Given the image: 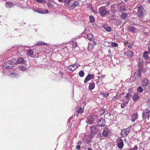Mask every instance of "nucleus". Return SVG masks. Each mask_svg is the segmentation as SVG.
<instances>
[{
	"label": "nucleus",
	"instance_id": "nucleus-5",
	"mask_svg": "<svg viewBox=\"0 0 150 150\" xmlns=\"http://www.w3.org/2000/svg\"><path fill=\"white\" fill-rule=\"evenodd\" d=\"M99 12L102 16H104L105 15H108L109 14V12L108 11L101 7L99 9Z\"/></svg>",
	"mask_w": 150,
	"mask_h": 150
},
{
	"label": "nucleus",
	"instance_id": "nucleus-53",
	"mask_svg": "<svg viewBox=\"0 0 150 150\" xmlns=\"http://www.w3.org/2000/svg\"><path fill=\"white\" fill-rule=\"evenodd\" d=\"M37 1L39 2H41L43 1V0H37Z\"/></svg>",
	"mask_w": 150,
	"mask_h": 150
},
{
	"label": "nucleus",
	"instance_id": "nucleus-1",
	"mask_svg": "<svg viewBox=\"0 0 150 150\" xmlns=\"http://www.w3.org/2000/svg\"><path fill=\"white\" fill-rule=\"evenodd\" d=\"M14 64L11 60H8L2 66V68L4 69H9L13 67Z\"/></svg>",
	"mask_w": 150,
	"mask_h": 150
},
{
	"label": "nucleus",
	"instance_id": "nucleus-28",
	"mask_svg": "<svg viewBox=\"0 0 150 150\" xmlns=\"http://www.w3.org/2000/svg\"><path fill=\"white\" fill-rule=\"evenodd\" d=\"M128 16V14L125 12L123 13L121 15V17L122 18H126Z\"/></svg>",
	"mask_w": 150,
	"mask_h": 150
},
{
	"label": "nucleus",
	"instance_id": "nucleus-43",
	"mask_svg": "<svg viewBox=\"0 0 150 150\" xmlns=\"http://www.w3.org/2000/svg\"><path fill=\"white\" fill-rule=\"evenodd\" d=\"M69 6H70V8L72 9L76 7L74 4H70Z\"/></svg>",
	"mask_w": 150,
	"mask_h": 150
},
{
	"label": "nucleus",
	"instance_id": "nucleus-22",
	"mask_svg": "<svg viewBox=\"0 0 150 150\" xmlns=\"http://www.w3.org/2000/svg\"><path fill=\"white\" fill-rule=\"evenodd\" d=\"M87 38L91 41L94 42V38L91 34H89L87 35Z\"/></svg>",
	"mask_w": 150,
	"mask_h": 150
},
{
	"label": "nucleus",
	"instance_id": "nucleus-20",
	"mask_svg": "<svg viewBox=\"0 0 150 150\" xmlns=\"http://www.w3.org/2000/svg\"><path fill=\"white\" fill-rule=\"evenodd\" d=\"M125 54L127 56L129 57H132L133 56V54L132 52L131 51H128L126 52Z\"/></svg>",
	"mask_w": 150,
	"mask_h": 150
},
{
	"label": "nucleus",
	"instance_id": "nucleus-52",
	"mask_svg": "<svg viewBox=\"0 0 150 150\" xmlns=\"http://www.w3.org/2000/svg\"><path fill=\"white\" fill-rule=\"evenodd\" d=\"M128 47L129 49H131L132 48V46L131 45H129L128 46Z\"/></svg>",
	"mask_w": 150,
	"mask_h": 150
},
{
	"label": "nucleus",
	"instance_id": "nucleus-60",
	"mask_svg": "<svg viewBox=\"0 0 150 150\" xmlns=\"http://www.w3.org/2000/svg\"><path fill=\"white\" fill-rule=\"evenodd\" d=\"M108 52H109V53H110V52H111V51H110V50H108Z\"/></svg>",
	"mask_w": 150,
	"mask_h": 150
},
{
	"label": "nucleus",
	"instance_id": "nucleus-36",
	"mask_svg": "<svg viewBox=\"0 0 150 150\" xmlns=\"http://www.w3.org/2000/svg\"><path fill=\"white\" fill-rule=\"evenodd\" d=\"M117 44L115 42H112L111 43V46L112 47H117L118 46Z\"/></svg>",
	"mask_w": 150,
	"mask_h": 150
},
{
	"label": "nucleus",
	"instance_id": "nucleus-33",
	"mask_svg": "<svg viewBox=\"0 0 150 150\" xmlns=\"http://www.w3.org/2000/svg\"><path fill=\"white\" fill-rule=\"evenodd\" d=\"M132 94L130 93H127L126 95L125 96V97L126 99L129 100L130 98L132 96Z\"/></svg>",
	"mask_w": 150,
	"mask_h": 150
},
{
	"label": "nucleus",
	"instance_id": "nucleus-34",
	"mask_svg": "<svg viewBox=\"0 0 150 150\" xmlns=\"http://www.w3.org/2000/svg\"><path fill=\"white\" fill-rule=\"evenodd\" d=\"M76 111L78 113H81L83 112V110L81 107H78L76 109Z\"/></svg>",
	"mask_w": 150,
	"mask_h": 150
},
{
	"label": "nucleus",
	"instance_id": "nucleus-47",
	"mask_svg": "<svg viewBox=\"0 0 150 150\" xmlns=\"http://www.w3.org/2000/svg\"><path fill=\"white\" fill-rule=\"evenodd\" d=\"M80 148L81 146L80 145H78L76 146V148L77 149H79Z\"/></svg>",
	"mask_w": 150,
	"mask_h": 150
},
{
	"label": "nucleus",
	"instance_id": "nucleus-14",
	"mask_svg": "<svg viewBox=\"0 0 150 150\" xmlns=\"http://www.w3.org/2000/svg\"><path fill=\"white\" fill-rule=\"evenodd\" d=\"M98 126L99 127H103L105 126V120L102 118L100 119L98 122Z\"/></svg>",
	"mask_w": 150,
	"mask_h": 150
},
{
	"label": "nucleus",
	"instance_id": "nucleus-3",
	"mask_svg": "<svg viewBox=\"0 0 150 150\" xmlns=\"http://www.w3.org/2000/svg\"><path fill=\"white\" fill-rule=\"evenodd\" d=\"M97 119V116L96 115L93 116L89 115L87 117L86 122L88 123L92 124Z\"/></svg>",
	"mask_w": 150,
	"mask_h": 150
},
{
	"label": "nucleus",
	"instance_id": "nucleus-25",
	"mask_svg": "<svg viewBox=\"0 0 150 150\" xmlns=\"http://www.w3.org/2000/svg\"><path fill=\"white\" fill-rule=\"evenodd\" d=\"M95 87V83L92 82L90 83L88 87V89L90 90H92L94 89Z\"/></svg>",
	"mask_w": 150,
	"mask_h": 150
},
{
	"label": "nucleus",
	"instance_id": "nucleus-27",
	"mask_svg": "<svg viewBox=\"0 0 150 150\" xmlns=\"http://www.w3.org/2000/svg\"><path fill=\"white\" fill-rule=\"evenodd\" d=\"M121 96V95L120 94H117V95L114 97L112 99V100H115L116 99H119L120 98Z\"/></svg>",
	"mask_w": 150,
	"mask_h": 150
},
{
	"label": "nucleus",
	"instance_id": "nucleus-21",
	"mask_svg": "<svg viewBox=\"0 0 150 150\" xmlns=\"http://www.w3.org/2000/svg\"><path fill=\"white\" fill-rule=\"evenodd\" d=\"M5 5L6 8H10L13 7V4L11 2H6L5 4Z\"/></svg>",
	"mask_w": 150,
	"mask_h": 150
},
{
	"label": "nucleus",
	"instance_id": "nucleus-63",
	"mask_svg": "<svg viewBox=\"0 0 150 150\" xmlns=\"http://www.w3.org/2000/svg\"><path fill=\"white\" fill-rule=\"evenodd\" d=\"M149 53L150 54V51H149Z\"/></svg>",
	"mask_w": 150,
	"mask_h": 150
},
{
	"label": "nucleus",
	"instance_id": "nucleus-7",
	"mask_svg": "<svg viewBox=\"0 0 150 150\" xmlns=\"http://www.w3.org/2000/svg\"><path fill=\"white\" fill-rule=\"evenodd\" d=\"M149 117H150V110H148V109H146L142 113V118L144 119H145L146 118H148Z\"/></svg>",
	"mask_w": 150,
	"mask_h": 150
},
{
	"label": "nucleus",
	"instance_id": "nucleus-30",
	"mask_svg": "<svg viewBox=\"0 0 150 150\" xmlns=\"http://www.w3.org/2000/svg\"><path fill=\"white\" fill-rule=\"evenodd\" d=\"M126 10L124 6H121L119 10V11L121 13L123 11H125Z\"/></svg>",
	"mask_w": 150,
	"mask_h": 150
},
{
	"label": "nucleus",
	"instance_id": "nucleus-57",
	"mask_svg": "<svg viewBox=\"0 0 150 150\" xmlns=\"http://www.w3.org/2000/svg\"><path fill=\"white\" fill-rule=\"evenodd\" d=\"M58 0L59 1V2H62V0Z\"/></svg>",
	"mask_w": 150,
	"mask_h": 150
},
{
	"label": "nucleus",
	"instance_id": "nucleus-29",
	"mask_svg": "<svg viewBox=\"0 0 150 150\" xmlns=\"http://www.w3.org/2000/svg\"><path fill=\"white\" fill-rule=\"evenodd\" d=\"M24 59L23 58H19L17 61V63L19 64H21L24 62Z\"/></svg>",
	"mask_w": 150,
	"mask_h": 150
},
{
	"label": "nucleus",
	"instance_id": "nucleus-40",
	"mask_svg": "<svg viewBox=\"0 0 150 150\" xmlns=\"http://www.w3.org/2000/svg\"><path fill=\"white\" fill-rule=\"evenodd\" d=\"M102 134L104 136L106 137L108 135V133L107 131L105 130L103 131Z\"/></svg>",
	"mask_w": 150,
	"mask_h": 150
},
{
	"label": "nucleus",
	"instance_id": "nucleus-61",
	"mask_svg": "<svg viewBox=\"0 0 150 150\" xmlns=\"http://www.w3.org/2000/svg\"><path fill=\"white\" fill-rule=\"evenodd\" d=\"M149 3L150 4V0H148Z\"/></svg>",
	"mask_w": 150,
	"mask_h": 150
},
{
	"label": "nucleus",
	"instance_id": "nucleus-44",
	"mask_svg": "<svg viewBox=\"0 0 150 150\" xmlns=\"http://www.w3.org/2000/svg\"><path fill=\"white\" fill-rule=\"evenodd\" d=\"M137 149L138 147L137 146H134L133 148H131L132 150H137Z\"/></svg>",
	"mask_w": 150,
	"mask_h": 150
},
{
	"label": "nucleus",
	"instance_id": "nucleus-62",
	"mask_svg": "<svg viewBox=\"0 0 150 150\" xmlns=\"http://www.w3.org/2000/svg\"><path fill=\"white\" fill-rule=\"evenodd\" d=\"M91 10H92V9H93V8L92 7V8H91Z\"/></svg>",
	"mask_w": 150,
	"mask_h": 150
},
{
	"label": "nucleus",
	"instance_id": "nucleus-6",
	"mask_svg": "<svg viewBox=\"0 0 150 150\" xmlns=\"http://www.w3.org/2000/svg\"><path fill=\"white\" fill-rule=\"evenodd\" d=\"M130 129V128L128 127L125 129H123L122 130L121 132V134L123 137H125L129 133Z\"/></svg>",
	"mask_w": 150,
	"mask_h": 150
},
{
	"label": "nucleus",
	"instance_id": "nucleus-56",
	"mask_svg": "<svg viewBox=\"0 0 150 150\" xmlns=\"http://www.w3.org/2000/svg\"><path fill=\"white\" fill-rule=\"evenodd\" d=\"M94 42V45H96V42H94V41L93 42Z\"/></svg>",
	"mask_w": 150,
	"mask_h": 150
},
{
	"label": "nucleus",
	"instance_id": "nucleus-42",
	"mask_svg": "<svg viewBox=\"0 0 150 150\" xmlns=\"http://www.w3.org/2000/svg\"><path fill=\"white\" fill-rule=\"evenodd\" d=\"M73 47L74 48H75L77 47L78 45L76 42H73L72 44Z\"/></svg>",
	"mask_w": 150,
	"mask_h": 150
},
{
	"label": "nucleus",
	"instance_id": "nucleus-54",
	"mask_svg": "<svg viewBox=\"0 0 150 150\" xmlns=\"http://www.w3.org/2000/svg\"><path fill=\"white\" fill-rule=\"evenodd\" d=\"M121 107L122 108H124V105H121Z\"/></svg>",
	"mask_w": 150,
	"mask_h": 150
},
{
	"label": "nucleus",
	"instance_id": "nucleus-23",
	"mask_svg": "<svg viewBox=\"0 0 150 150\" xmlns=\"http://www.w3.org/2000/svg\"><path fill=\"white\" fill-rule=\"evenodd\" d=\"M46 44L43 42L42 41H40L38 42H36L35 43V45H38V46H41L42 45H46Z\"/></svg>",
	"mask_w": 150,
	"mask_h": 150
},
{
	"label": "nucleus",
	"instance_id": "nucleus-55",
	"mask_svg": "<svg viewBox=\"0 0 150 150\" xmlns=\"http://www.w3.org/2000/svg\"><path fill=\"white\" fill-rule=\"evenodd\" d=\"M88 150H92V149L90 148H88Z\"/></svg>",
	"mask_w": 150,
	"mask_h": 150
},
{
	"label": "nucleus",
	"instance_id": "nucleus-18",
	"mask_svg": "<svg viewBox=\"0 0 150 150\" xmlns=\"http://www.w3.org/2000/svg\"><path fill=\"white\" fill-rule=\"evenodd\" d=\"M103 27L107 31L110 32L111 31V28L108 25L105 24H103Z\"/></svg>",
	"mask_w": 150,
	"mask_h": 150
},
{
	"label": "nucleus",
	"instance_id": "nucleus-9",
	"mask_svg": "<svg viewBox=\"0 0 150 150\" xmlns=\"http://www.w3.org/2000/svg\"><path fill=\"white\" fill-rule=\"evenodd\" d=\"M117 145L120 149L122 148L123 146V142L122 140L120 138H119L117 139Z\"/></svg>",
	"mask_w": 150,
	"mask_h": 150
},
{
	"label": "nucleus",
	"instance_id": "nucleus-16",
	"mask_svg": "<svg viewBox=\"0 0 150 150\" xmlns=\"http://www.w3.org/2000/svg\"><path fill=\"white\" fill-rule=\"evenodd\" d=\"M138 117L137 113V112L134 113L132 115V121L133 122H134L135 120L138 118Z\"/></svg>",
	"mask_w": 150,
	"mask_h": 150
},
{
	"label": "nucleus",
	"instance_id": "nucleus-59",
	"mask_svg": "<svg viewBox=\"0 0 150 150\" xmlns=\"http://www.w3.org/2000/svg\"><path fill=\"white\" fill-rule=\"evenodd\" d=\"M128 102H129V101H126V102H125V103L126 104H127V103H128Z\"/></svg>",
	"mask_w": 150,
	"mask_h": 150
},
{
	"label": "nucleus",
	"instance_id": "nucleus-24",
	"mask_svg": "<svg viewBox=\"0 0 150 150\" xmlns=\"http://www.w3.org/2000/svg\"><path fill=\"white\" fill-rule=\"evenodd\" d=\"M28 51L27 55L28 56H30L31 57H32V56L33 54V52L32 50H26Z\"/></svg>",
	"mask_w": 150,
	"mask_h": 150
},
{
	"label": "nucleus",
	"instance_id": "nucleus-26",
	"mask_svg": "<svg viewBox=\"0 0 150 150\" xmlns=\"http://www.w3.org/2000/svg\"><path fill=\"white\" fill-rule=\"evenodd\" d=\"M148 52L147 51L144 52L143 55V57L146 59H148Z\"/></svg>",
	"mask_w": 150,
	"mask_h": 150
},
{
	"label": "nucleus",
	"instance_id": "nucleus-51",
	"mask_svg": "<svg viewBox=\"0 0 150 150\" xmlns=\"http://www.w3.org/2000/svg\"><path fill=\"white\" fill-rule=\"evenodd\" d=\"M89 19H94V18L93 16H90L89 17Z\"/></svg>",
	"mask_w": 150,
	"mask_h": 150
},
{
	"label": "nucleus",
	"instance_id": "nucleus-8",
	"mask_svg": "<svg viewBox=\"0 0 150 150\" xmlns=\"http://www.w3.org/2000/svg\"><path fill=\"white\" fill-rule=\"evenodd\" d=\"M82 140L85 144H88L91 142L89 136L88 135L84 136L82 139Z\"/></svg>",
	"mask_w": 150,
	"mask_h": 150
},
{
	"label": "nucleus",
	"instance_id": "nucleus-45",
	"mask_svg": "<svg viewBox=\"0 0 150 150\" xmlns=\"http://www.w3.org/2000/svg\"><path fill=\"white\" fill-rule=\"evenodd\" d=\"M73 4L76 6L79 5V3L77 1H75Z\"/></svg>",
	"mask_w": 150,
	"mask_h": 150
},
{
	"label": "nucleus",
	"instance_id": "nucleus-46",
	"mask_svg": "<svg viewBox=\"0 0 150 150\" xmlns=\"http://www.w3.org/2000/svg\"><path fill=\"white\" fill-rule=\"evenodd\" d=\"M71 1V0H64V1L65 3H69Z\"/></svg>",
	"mask_w": 150,
	"mask_h": 150
},
{
	"label": "nucleus",
	"instance_id": "nucleus-39",
	"mask_svg": "<svg viewBox=\"0 0 150 150\" xmlns=\"http://www.w3.org/2000/svg\"><path fill=\"white\" fill-rule=\"evenodd\" d=\"M47 5L48 7L50 8H52L53 7V5L50 3H48Z\"/></svg>",
	"mask_w": 150,
	"mask_h": 150
},
{
	"label": "nucleus",
	"instance_id": "nucleus-35",
	"mask_svg": "<svg viewBox=\"0 0 150 150\" xmlns=\"http://www.w3.org/2000/svg\"><path fill=\"white\" fill-rule=\"evenodd\" d=\"M79 74L80 77H83L84 76V73L83 71H79Z\"/></svg>",
	"mask_w": 150,
	"mask_h": 150
},
{
	"label": "nucleus",
	"instance_id": "nucleus-37",
	"mask_svg": "<svg viewBox=\"0 0 150 150\" xmlns=\"http://www.w3.org/2000/svg\"><path fill=\"white\" fill-rule=\"evenodd\" d=\"M109 93H105L104 92H101V94L103 96L104 98H106L109 95Z\"/></svg>",
	"mask_w": 150,
	"mask_h": 150
},
{
	"label": "nucleus",
	"instance_id": "nucleus-38",
	"mask_svg": "<svg viewBox=\"0 0 150 150\" xmlns=\"http://www.w3.org/2000/svg\"><path fill=\"white\" fill-rule=\"evenodd\" d=\"M20 70L22 71H25L26 70V68L25 67L23 66H21L19 67Z\"/></svg>",
	"mask_w": 150,
	"mask_h": 150
},
{
	"label": "nucleus",
	"instance_id": "nucleus-2",
	"mask_svg": "<svg viewBox=\"0 0 150 150\" xmlns=\"http://www.w3.org/2000/svg\"><path fill=\"white\" fill-rule=\"evenodd\" d=\"M137 14L140 17H142L144 14L145 10L142 6H139L137 8Z\"/></svg>",
	"mask_w": 150,
	"mask_h": 150
},
{
	"label": "nucleus",
	"instance_id": "nucleus-19",
	"mask_svg": "<svg viewBox=\"0 0 150 150\" xmlns=\"http://www.w3.org/2000/svg\"><path fill=\"white\" fill-rule=\"evenodd\" d=\"M10 76L12 77H17L19 76V75L17 73L15 72H11L10 74Z\"/></svg>",
	"mask_w": 150,
	"mask_h": 150
},
{
	"label": "nucleus",
	"instance_id": "nucleus-31",
	"mask_svg": "<svg viewBox=\"0 0 150 150\" xmlns=\"http://www.w3.org/2000/svg\"><path fill=\"white\" fill-rule=\"evenodd\" d=\"M143 62L142 61L140 62L139 63V69L141 71L142 69V65Z\"/></svg>",
	"mask_w": 150,
	"mask_h": 150
},
{
	"label": "nucleus",
	"instance_id": "nucleus-13",
	"mask_svg": "<svg viewBox=\"0 0 150 150\" xmlns=\"http://www.w3.org/2000/svg\"><path fill=\"white\" fill-rule=\"evenodd\" d=\"M140 98V96L139 95V93L137 92H135L134 93L132 97V100L134 101L135 102L138 100Z\"/></svg>",
	"mask_w": 150,
	"mask_h": 150
},
{
	"label": "nucleus",
	"instance_id": "nucleus-49",
	"mask_svg": "<svg viewBox=\"0 0 150 150\" xmlns=\"http://www.w3.org/2000/svg\"><path fill=\"white\" fill-rule=\"evenodd\" d=\"M145 62L146 64L148 65L150 63V60H149Z\"/></svg>",
	"mask_w": 150,
	"mask_h": 150
},
{
	"label": "nucleus",
	"instance_id": "nucleus-17",
	"mask_svg": "<svg viewBox=\"0 0 150 150\" xmlns=\"http://www.w3.org/2000/svg\"><path fill=\"white\" fill-rule=\"evenodd\" d=\"M128 30L133 33H136L138 31V29L135 27H129Z\"/></svg>",
	"mask_w": 150,
	"mask_h": 150
},
{
	"label": "nucleus",
	"instance_id": "nucleus-50",
	"mask_svg": "<svg viewBox=\"0 0 150 150\" xmlns=\"http://www.w3.org/2000/svg\"><path fill=\"white\" fill-rule=\"evenodd\" d=\"M90 22L93 23L95 21V19H90Z\"/></svg>",
	"mask_w": 150,
	"mask_h": 150
},
{
	"label": "nucleus",
	"instance_id": "nucleus-10",
	"mask_svg": "<svg viewBox=\"0 0 150 150\" xmlns=\"http://www.w3.org/2000/svg\"><path fill=\"white\" fill-rule=\"evenodd\" d=\"M99 127L97 125L92 126L91 127V134H95L98 132Z\"/></svg>",
	"mask_w": 150,
	"mask_h": 150
},
{
	"label": "nucleus",
	"instance_id": "nucleus-15",
	"mask_svg": "<svg viewBox=\"0 0 150 150\" xmlns=\"http://www.w3.org/2000/svg\"><path fill=\"white\" fill-rule=\"evenodd\" d=\"M149 83V81L146 79H143L141 81V84L142 86H146Z\"/></svg>",
	"mask_w": 150,
	"mask_h": 150
},
{
	"label": "nucleus",
	"instance_id": "nucleus-32",
	"mask_svg": "<svg viewBox=\"0 0 150 150\" xmlns=\"http://www.w3.org/2000/svg\"><path fill=\"white\" fill-rule=\"evenodd\" d=\"M137 91L140 93H142L143 91V89L141 87H139L137 89Z\"/></svg>",
	"mask_w": 150,
	"mask_h": 150
},
{
	"label": "nucleus",
	"instance_id": "nucleus-41",
	"mask_svg": "<svg viewBox=\"0 0 150 150\" xmlns=\"http://www.w3.org/2000/svg\"><path fill=\"white\" fill-rule=\"evenodd\" d=\"M93 47V45L91 44H89L88 48L90 50H92Z\"/></svg>",
	"mask_w": 150,
	"mask_h": 150
},
{
	"label": "nucleus",
	"instance_id": "nucleus-12",
	"mask_svg": "<svg viewBox=\"0 0 150 150\" xmlns=\"http://www.w3.org/2000/svg\"><path fill=\"white\" fill-rule=\"evenodd\" d=\"M33 11L36 12L41 14L47 13L48 12V11L47 10L42 9L41 8H38L36 9H34Z\"/></svg>",
	"mask_w": 150,
	"mask_h": 150
},
{
	"label": "nucleus",
	"instance_id": "nucleus-11",
	"mask_svg": "<svg viewBox=\"0 0 150 150\" xmlns=\"http://www.w3.org/2000/svg\"><path fill=\"white\" fill-rule=\"evenodd\" d=\"M94 77V75L93 74H89L86 77L84 80V83H86L88 81L93 79Z\"/></svg>",
	"mask_w": 150,
	"mask_h": 150
},
{
	"label": "nucleus",
	"instance_id": "nucleus-4",
	"mask_svg": "<svg viewBox=\"0 0 150 150\" xmlns=\"http://www.w3.org/2000/svg\"><path fill=\"white\" fill-rule=\"evenodd\" d=\"M80 65L78 64H74L72 65L68 66V69L70 71H75Z\"/></svg>",
	"mask_w": 150,
	"mask_h": 150
},
{
	"label": "nucleus",
	"instance_id": "nucleus-58",
	"mask_svg": "<svg viewBox=\"0 0 150 150\" xmlns=\"http://www.w3.org/2000/svg\"><path fill=\"white\" fill-rule=\"evenodd\" d=\"M141 74V72H140V71H139V75H140V74Z\"/></svg>",
	"mask_w": 150,
	"mask_h": 150
},
{
	"label": "nucleus",
	"instance_id": "nucleus-48",
	"mask_svg": "<svg viewBox=\"0 0 150 150\" xmlns=\"http://www.w3.org/2000/svg\"><path fill=\"white\" fill-rule=\"evenodd\" d=\"M82 142L81 141L79 140V141H78V142L77 144L78 145H80L82 144Z\"/></svg>",
	"mask_w": 150,
	"mask_h": 150
}]
</instances>
